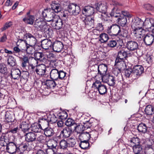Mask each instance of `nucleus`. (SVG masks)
Here are the masks:
<instances>
[{
    "label": "nucleus",
    "mask_w": 154,
    "mask_h": 154,
    "mask_svg": "<svg viewBox=\"0 0 154 154\" xmlns=\"http://www.w3.org/2000/svg\"><path fill=\"white\" fill-rule=\"evenodd\" d=\"M143 21L141 19L136 17L134 18L131 27L134 29L133 33L137 38H141L145 34V31L143 30Z\"/></svg>",
    "instance_id": "f257e3e1"
},
{
    "label": "nucleus",
    "mask_w": 154,
    "mask_h": 154,
    "mask_svg": "<svg viewBox=\"0 0 154 154\" xmlns=\"http://www.w3.org/2000/svg\"><path fill=\"white\" fill-rule=\"evenodd\" d=\"M51 5V9L50 8H46L42 11V15L43 17H50L56 16L54 12L58 13L61 10L62 8L60 4L56 1L52 2Z\"/></svg>",
    "instance_id": "f03ea898"
},
{
    "label": "nucleus",
    "mask_w": 154,
    "mask_h": 154,
    "mask_svg": "<svg viewBox=\"0 0 154 154\" xmlns=\"http://www.w3.org/2000/svg\"><path fill=\"white\" fill-rule=\"evenodd\" d=\"M47 22H51V25L55 29H61L63 25L62 20L58 18L57 15L48 17H43Z\"/></svg>",
    "instance_id": "7ed1b4c3"
},
{
    "label": "nucleus",
    "mask_w": 154,
    "mask_h": 154,
    "mask_svg": "<svg viewBox=\"0 0 154 154\" xmlns=\"http://www.w3.org/2000/svg\"><path fill=\"white\" fill-rule=\"evenodd\" d=\"M56 114L57 113H55L49 115L47 119L43 118L39 119V122L42 125H43V124H44L46 127L48 126L49 123H54L57 121L58 118Z\"/></svg>",
    "instance_id": "20e7f679"
},
{
    "label": "nucleus",
    "mask_w": 154,
    "mask_h": 154,
    "mask_svg": "<svg viewBox=\"0 0 154 154\" xmlns=\"http://www.w3.org/2000/svg\"><path fill=\"white\" fill-rule=\"evenodd\" d=\"M92 88L95 89L96 91H98L99 93L101 95L104 94L107 92L106 86L102 84L100 82L97 80L93 83Z\"/></svg>",
    "instance_id": "39448f33"
},
{
    "label": "nucleus",
    "mask_w": 154,
    "mask_h": 154,
    "mask_svg": "<svg viewBox=\"0 0 154 154\" xmlns=\"http://www.w3.org/2000/svg\"><path fill=\"white\" fill-rule=\"evenodd\" d=\"M68 10L72 15L74 16L78 15L81 11L80 7L73 3L70 4L69 5L68 7Z\"/></svg>",
    "instance_id": "423d86ee"
},
{
    "label": "nucleus",
    "mask_w": 154,
    "mask_h": 154,
    "mask_svg": "<svg viewBox=\"0 0 154 154\" xmlns=\"http://www.w3.org/2000/svg\"><path fill=\"white\" fill-rule=\"evenodd\" d=\"M24 41L25 43H28L29 45H34L36 42V39L31 34L26 33L23 35Z\"/></svg>",
    "instance_id": "0eeeda50"
},
{
    "label": "nucleus",
    "mask_w": 154,
    "mask_h": 154,
    "mask_svg": "<svg viewBox=\"0 0 154 154\" xmlns=\"http://www.w3.org/2000/svg\"><path fill=\"white\" fill-rule=\"evenodd\" d=\"M143 30L145 31H150L152 27H154V19L151 18L149 19H146L144 22L143 21Z\"/></svg>",
    "instance_id": "6e6552de"
},
{
    "label": "nucleus",
    "mask_w": 154,
    "mask_h": 154,
    "mask_svg": "<svg viewBox=\"0 0 154 154\" xmlns=\"http://www.w3.org/2000/svg\"><path fill=\"white\" fill-rule=\"evenodd\" d=\"M120 27L117 24H112L108 27L107 31L109 32H112L113 35L118 36L121 32Z\"/></svg>",
    "instance_id": "1a4fd4ad"
},
{
    "label": "nucleus",
    "mask_w": 154,
    "mask_h": 154,
    "mask_svg": "<svg viewBox=\"0 0 154 154\" xmlns=\"http://www.w3.org/2000/svg\"><path fill=\"white\" fill-rule=\"evenodd\" d=\"M127 52L124 49L119 51L118 52L117 57L115 60V63L117 64L123 61L127 56Z\"/></svg>",
    "instance_id": "9d476101"
},
{
    "label": "nucleus",
    "mask_w": 154,
    "mask_h": 154,
    "mask_svg": "<svg viewBox=\"0 0 154 154\" xmlns=\"http://www.w3.org/2000/svg\"><path fill=\"white\" fill-rule=\"evenodd\" d=\"M143 41L145 44L147 46H150L153 44L154 42V35L151 34H147L144 35ZM141 38H142V37Z\"/></svg>",
    "instance_id": "9b49d317"
},
{
    "label": "nucleus",
    "mask_w": 154,
    "mask_h": 154,
    "mask_svg": "<svg viewBox=\"0 0 154 154\" xmlns=\"http://www.w3.org/2000/svg\"><path fill=\"white\" fill-rule=\"evenodd\" d=\"M18 147L13 142H10L8 144L6 143V150L10 153L18 152L17 150Z\"/></svg>",
    "instance_id": "f8f14e48"
},
{
    "label": "nucleus",
    "mask_w": 154,
    "mask_h": 154,
    "mask_svg": "<svg viewBox=\"0 0 154 154\" xmlns=\"http://www.w3.org/2000/svg\"><path fill=\"white\" fill-rule=\"evenodd\" d=\"M94 13V8L90 6L85 7L82 9L83 14L88 17H90Z\"/></svg>",
    "instance_id": "ddd939ff"
},
{
    "label": "nucleus",
    "mask_w": 154,
    "mask_h": 154,
    "mask_svg": "<svg viewBox=\"0 0 154 154\" xmlns=\"http://www.w3.org/2000/svg\"><path fill=\"white\" fill-rule=\"evenodd\" d=\"M37 134L32 132L26 133L24 136L25 140L28 142H32L37 140Z\"/></svg>",
    "instance_id": "4468645a"
},
{
    "label": "nucleus",
    "mask_w": 154,
    "mask_h": 154,
    "mask_svg": "<svg viewBox=\"0 0 154 154\" xmlns=\"http://www.w3.org/2000/svg\"><path fill=\"white\" fill-rule=\"evenodd\" d=\"M52 48L54 51L59 52L63 49V44L61 42L55 41L52 44Z\"/></svg>",
    "instance_id": "2eb2a0df"
},
{
    "label": "nucleus",
    "mask_w": 154,
    "mask_h": 154,
    "mask_svg": "<svg viewBox=\"0 0 154 154\" xmlns=\"http://www.w3.org/2000/svg\"><path fill=\"white\" fill-rule=\"evenodd\" d=\"M46 23V22L42 19L38 18L35 20L34 26L40 30Z\"/></svg>",
    "instance_id": "dca6fc26"
},
{
    "label": "nucleus",
    "mask_w": 154,
    "mask_h": 154,
    "mask_svg": "<svg viewBox=\"0 0 154 154\" xmlns=\"http://www.w3.org/2000/svg\"><path fill=\"white\" fill-rule=\"evenodd\" d=\"M40 31L44 32L46 36L48 37V38H51L52 36L53 33L52 30L47 25L46 23Z\"/></svg>",
    "instance_id": "f3484780"
},
{
    "label": "nucleus",
    "mask_w": 154,
    "mask_h": 154,
    "mask_svg": "<svg viewBox=\"0 0 154 154\" xmlns=\"http://www.w3.org/2000/svg\"><path fill=\"white\" fill-rule=\"evenodd\" d=\"M84 23L86 28L89 30L94 27V20L91 17H87Z\"/></svg>",
    "instance_id": "a211bd4d"
},
{
    "label": "nucleus",
    "mask_w": 154,
    "mask_h": 154,
    "mask_svg": "<svg viewBox=\"0 0 154 154\" xmlns=\"http://www.w3.org/2000/svg\"><path fill=\"white\" fill-rule=\"evenodd\" d=\"M127 48L130 51H134L137 50L138 48V43L134 41H129L127 43Z\"/></svg>",
    "instance_id": "6ab92c4d"
},
{
    "label": "nucleus",
    "mask_w": 154,
    "mask_h": 154,
    "mask_svg": "<svg viewBox=\"0 0 154 154\" xmlns=\"http://www.w3.org/2000/svg\"><path fill=\"white\" fill-rule=\"evenodd\" d=\"M52 42L50 40L45 39L42 40L41 42L42 47L45 50H47L50 48H52Z\"/></svg>",
    "instance_id": "aec40b11"
},
{
    "label": "nucleus",
    "mask_w": 154,
    "mask_h": 154,
    "mask_svg": "<svg viewBox=\"0 0 154 154\" xmlns=\"http://www.w3.org/2000/svg\"><path fill=\"white\" fill-rule=\"evenodd\" d=\"M43 129L42 132H44L45 135L48 137H50L53 136L54 132L52 128L48 127H46L45 124H43Z\"/></svg>",
    "instance_id": "412c9836"
},
{
    "label": "nucleus",
    "mask_w": 154,
    "mask_h": 154,
    "mask_svg": "<svg viewBox=\"0 0 154 154\" xmlns=\"http://www.w3.org/2000/svg\"><path fill=\"white\" fill-rule=\"evenodd\" d=\"M30 149L29 145V142L27 141L22 142L18 146L17 150L19 151L23 152Z\"/></svg>",
    "instance_id": "4be33fe9"
},
{
    "label": "nucleus",
    "mask_w": 154,
    "mask_h": 154,
    "mask_svg": "<svg viewBox=\"0 0 154 154\" xmlns=\"http://www.w3.org/2000/svg\"><path fill=\"white\" fill-rule=\"evenodd\" d=\"M72 131V129L69 127H67L64 128L60 132L64 138H66L69 137Z\"/></svg>",
    "instance_id": "5701e85b"
},
{
    "label": "nucleus",
    "mask_w": 154,
    "mask_h": 154,
    "mask_svg": "<svg viewBox=\"0 0 154 154\" xmlns=\"http://www.w3.org/2000/svg\"><path fill=\"white\" fill-rule=\"evenodd\" d=\"M107 70V66L106 64H100L98 66V72L101 75V77L105 74Z\"/></svg>",
    "instance_id": "b1692460"
},
{
    "label": "nucleus",
    "mask_w": 154,
    "mask_h": 154,
    "mask_svg": "<svg viewBox=\"0 0 154 154\" xmlns=\"http://www.w3.org/2000/svg\"><path fill=\"white\" fill-rule=\"evenodd\" d=\"M133 70V72L134 74L140 76L143 72L144 69L142 66L137 65L134 66Z\"/></svg>",
    "instance_id": "393cba45"
},
{
    "label": "nucleus",
    "mask_w": 154,
    "mask_h": 154,
    "mask_svg": "<svg viewBox=\"0 0 154 154\" xmlns=\"http://www.w3.org/2000/svg\"><path fill=\"white\" fill-rule=\"evenodd\" d=\"M32 130L35 133L41 132L43 131V126L42 127L40 124L35 123L31 125Z\"/></svg>",
    "instance_id": "a878e982"
},
{
    "label": "nucleus",
    "mask_w": 154,
    "mask_h": 154,
    "mask_svg": "<svg viewBox=\"0 0 154 154\" xmlns=\"http://www.w3.org/2000/svg\"><path fill=\"white\" fill-rule=\"evenodd\" d=\"M46 71V67L45 65L42 64L37 66V69H36V73L39 75H45Z\"/></svg>",
    "instance_id": "bb28decb"
},
{
    "label": "nucleus",
    "mask_w": 154,
    "mask_h": 154,
    "mask_svg": "<svg viewBox=\"0 0 154 154\" xmlns=\"http://www.w3.org/2000/svg\"><path fill=\"white\" fill-rule=\"evenodd\" d=\"M5 117V121L7 122H14L15 119L14 116L12 113L9 111L6 112L4 114Z\"/></svg>",
    "instance_id": "cd10ccee"
},
{
    "label": "nucleus",
    "mask_w": 154,
    "mask_h": 154,
    "mask_svg": "<svg viewBox=\"0 0 154 154\" xmlns=\"http://www.w3.org/2000/svg\"><path fill=\"white\" fill-rule=\"evenodd\" d=\"M43 85H46L47 88H54L56 85V84L53 80H47L42 82Z\"/></svg>",
    "instance_id": "c85d7f7f"
},
{
    "label": "nucleus",
    "mask_w": 154,
    "mask_h": 154,
    "mask_svg": "<svg viewBox=\"0 0 154 154\" xmlns=\"http://www.w3.org/2000/svg\"><path fill=\"white\" fill-rule=\"evenodd\" d=\"M121 11L117 8H114L110 13L111 16L113 18H118L121 16Z\"/></svg>",
    "instance_id": "c756f323"
},
{
    "label": "nucleus",
    "mask_w": 154,
    "mask_h": 154,
    "mask_svg": "<svg viewBox=\"0 0 154 154\" xmlns=\"http://www.w3.org/2000/svg\"><path fill=\"white\" fill-rule=\"evenodd\" d=\"M129 142L128 145L130 146L140 144V139L136 136H134L131 138Z\"/></svg>",
    "instance_id": "7c9ffc66"
},
{
    "label": "nucleus",
    "mask_w": 154,
    "mask_h": 154,
    "mask_svg": "<svg viewBox=\"0 0 154 154\" xmlns=\"http://www.w3.org/2000/svg\"><path fill=\"white\" fill-rule=\"evenodd\" d=\"M90 133L86 132L82 133L79 136V139L80 140L90 141Z\"/></svg>",
    "instance_id": "2f4dec72"
},
{
    "label": "nucleus",
    "mask_w": 154,
    "mask_h": 154,
    "mask_svg": "<svg viewBox=\"0 0 154 154\" xmlns=\"http://www.w3.org/2000/svg\"><path fill=\"white\" fill-rule=\"evenodd\" d=\"M79 145L82 149H88L89 147V143L88 141L85 140H80L79 142Z\"/></svg>",
    "instance_id": "473e14b6"
},
{
    "label": "nucleus",
    "mask_w": 154,
    "mask_h": 154,
    "mask_svg": "<svg viewBox=\"0 0 154 154\" xmlns=\"http://www.w3.org/2000/svg\"><path fill=\"white\" fill-rule=\"evenodd\" d=\"M31 126L30 125L25 122H22L19 126L20 128L21 129L22 131L24 132V133H26V132L29 129Z\"/></svg>",
    "instance_id": "72a5a7b5"
},
{
    "label": "nucleus",
    "mask_w": 154,
    "mask_h": 154,
    "mask_svg": "<svg viewBox=\"0 0 154 154\" xmlns=\"http://www.w3.org/2000/svg\"><path fill=\"white\" fill-rule=\"evenodd\" d=\"M34 20L35 17L34 16L29 15L23 18V20L26 23L32 25L34 23Z\"/></svg>",
    "instance_id": "f704fd0d"
},
{
    "label": "nucleus",
    "mask_w": 154,
    "mask_h": 154,
    "mask_svg": "<svg viewBox=\"0 0 154 154\" xmlns=\"http://www.w3.org/2000/svg\"><path fill=\"white\" fill-rule=\"evenodd\" d=\"M137 129L139 132L142 133H145L147 132V128L145 124L141 123L138 125Z\"/></svg>",
    "instance_id": "c9c22d12"
},
{
    "label": "nucleus",
    "mask_w": 154,
    "mask_h": 154,
    "mask_svg": "<svg viewBox=\"0 0 154 154\" xmlns=\"http://www.w3.org/2000/svg\"><path fill=\"white\" fill-rule=\"evenodd\" d=\"M116 21L119 24H120L121 26H124L127 24V17L125 16L122 17L120 16L117 19Z\"/></svg>",
    "instance_id": "e433bc0d"
},
{
    "label": "nucleus",
    "mask_w": 154,
    "mask_h": 154,
    "mask_svg": "<svg viewBox=\"0 0 154 154\" xmlns=\"http://www.w3.org/2000/svg\"><path fill=\"white\" fill-rule=\"evenodd\" d=\"M59 71L57 69H54L51 70L50 74L51 79L53 80H57L58 79Z\"/></svg>",
    "instance_id": "4c0bfd02"
},
{
    "label": "nucleus",
    "mask_w": 154,
    "mask_h": 154,
    "mask_svg": "<svg viewBox=\"0 0 154 154\" xmlns=\"http://www.w3.org/2000/svg\"><path fill=\"white\" fill-rule=\"evenodd\" d=\"M74 130L78 133H82L84 130H85L86 127H85L82 124H79L77 125L76 124V125H75Z\"/></svg>",
    "instance_id": "58836bf2"
},
{
    "label": "nucleus",
    "mask_w": 154,
    "mask_h": 154,
    "mask_svg": "<svg viewBox=\"0 0 154 154\" xmlns=\"http://www.w3.org/2000/svg\"><path fill=\"white\" fill-rule=\"evenodd\" d=\"M20 72L19 69L13 70L11 71V77L14 79H18L20 75Z\"/></svg>",
    "instance_id": "ea45409f"
},
{
    "label": "nucleus",
    "mask_w": 154,
    "mask_h": 154,
    "mask_svg": "<svg viewBox=\"0 0 154 154\" xmlns=\"http://www.w3.org/2000/svg\"><path fill=\"white\" fill-rule=\"evenodd\" d=\"M33 46L29 45V44L26 43V48L24 49V50L26 51L27 54H32L35 52L33 47Z\"/></svg>",
    "instance_id": "a19ab883"
},
{
    "label": "nucleus",
    "mask_w": 154,
    "mask_h": 154,
    "mask_svg": "<svg viewBox=\"0 0 154 154\" xmlns=\"http://www.w3.org/2000/svg\"><path fill=\"white\" fill-rule=\"evenodd\" d=\"M43 54L42 53L39 52H36L34 54V58L33 59V57H32V62H35L36 64H37L38 62L37 61L40 60L43 57Z\"/></svg>",
    "instance_id": "79ce46f5"
},
{
    "label": "nucleus",
    "mask_w": 154,
    "mask_h": 154,
    "mask_svg": "<svg viewBox=\"0 0 154 154\" xmlns=\"http://www.w3.org/2000/svg\"><path fill=\"white\" fill-rule=\"evenodd\" d=\"M90 142L93 143L97 139L98 135V132L96 131H92L90 132Z\"/></svg>",
    "instance_id": "37998d69"
},
{
    "label": "nucleus",
    "mask_w": 154,
    "mask_h": 154,
    "mask_svg": "<svg viewBox=\"0 0 154 154\" xmlns=\"http://www.w3.org/2000/svg\"><path fill=\"white\" fill-rule=\"evenodd\" d=\"M154 107L151 105H148L146 106L145 112L146 114L148 115H152L153 114Z\"/></svg>",
    "instance_id": "c03bdc74"
},
{
    "label": "nucleus",
    "mask_w": 154,
    "mask_h": 154,
    "mask_svg": "<svg viewBox=\"0 0 154 154\" xmlns=\"http://www.w3.org/2000/svg\"><path fill=\"white\" fill-rule=\"evenodd\" d=\"M100 41L101 43H105L109 39V37L108 34L105 33L101 34L100 36Z\"/></svg>",
    "instance_id": "a18cd8bd"
},
{
    "label": "nucleus",
    "mask_w": 154,
    "mask_h": 154,
    "mask_svg": "<svg viewBox=\"0 0 154 154\" xmlns=\"http://www.w3.org/2000/svg\"><path fill=\"white\" fill-rule=\"evenodd\" d=\"M132 148L133 152L135 153H140L142 150V146L141 144L137 145H136L131 146Z\"/></svg>",
    "instance_id": "49530a36"
},
{
    "label": "nucleus",
    "mask_w": 154,
    "mask_h": 154,
    "mask_svg": "<svg viewBox=\"0 0 154 154\" xmlns=\"http://www.w3.org/2000/svg\"><path fill=\"white\" fill-rule=\"evenodd\" d=\"M107 82L110 86H113L115 84V77L112 75H109L107 78Z\"/></svg>",
    "instance_id": "de8ad7c7"
},
{
    "label": "nucleus",
    "mask_w": 154,
    "mask_h": 154,
    "mask_svg": "<svg viewBox=\"0 0 154 154\" xmlns=\"http://www.w3.org/2000/svg\"><path fill=\"white\" fill-rule=\"evenodd\" d=\"M56 115L57 118L61 120L65 119L68 116L67 114L65 111L60 112L59 113H57Z\"/></svg>",
    "instance_id": "09e8293b"
},
{
    "label": "nucleus",
    "mask_w": 154,
    "mask_h": 154,
    "mask_svg": "<svg viewBox=\"0 0 154 154\" xmlns=\"http://www.w3.org/2000/svg\"><path fill=\"white\" fill-rule=\"evenodd\" d=\"M7 61L8 64L11 66H14L16 63L15 59L11 56H8Z\"/></svg>",
    "instance_id": "8fccbe9b"
},
{
    "label": "nucleus",
    "mask_w": 154,
    "mask_h": 154,
    "mask_svg": "<svg viewBox=\"0 0 154 154\" xmlns=\"http://www.w3.org/2000/svg\"><path fill=\"white\" fill-rule=\"evenodd\" d=\"M21 66L23 68H25L27 66V64L29 63V58L26 56H23L21 58Z\"/></svg>",
    "instance_id": "3c124183"
},
{
    "label": "nucleus",
    "mask_w": 154,
    "mask_h": 154,
    "mask_svg": "<svg viewBox=\"0 0 154 154\" xmlns=\"http://www.w3.org/2000/svg\"><path fill=\"white\" fill-rule=\"evenodd\" d=\"M47 147L48 148L51 149L54 151H55L57 152L58 148L57 142L56 141L54 140L52 141L51 145H48Z\"/></svg>",
    "instance_id": "603ef678"
},
{
    "label": "nucleus",
    "mask_w": 154,
    "mask_h": 154,
    "mask_svg": "<svg viewBox=\"0 0 154 154\" xmlns=\"http://www.w3.org/2000/svg\"><path fill=\"white\" fill-rule=\"evenodd\" d=\"M9 135L8 132H6L5 133H2L1 136L0 137V140L2 141H4V142L9 143L10 140L9 138Z\"/></svg>",
    "instance_id": "864d4df0"
},
{
    "label": "nucleus",
    "mask_w": 154,
    "mask_h": 154,
    "mask_svg": "<svg viewBox=\"0 0 154 154\" xmlns=\"http://www.w3.org/2000/svg\"><path fill=\"white\" fill-rule=\"evenodd\" d=\"M68 147H73L76 144L77 140L75 139L70 138L67 140Z\"/></svg>",
    "instance_id": "5fc2aeb1"
},
{
    "label": "nucleus",
    "mask_w": 154,
    "mask_h": 154,
    "mask_svg": "<svg viewBox=\"0 0 154 154\" xmlns=\"http://www.w3.org/2000/svg\"><path fill=\"white\" fill-rule=\"evenodd\" d=\"M0 73L5 75L7 73V69L5 64L0 63Z\"/></svg>",
    "instance_id": "6e6d98bb"
},
{
    "label": "nucleus",
    "mask_w": 154,
    "mask_h": 154,
    "mask_svg": "<svg viewBox=\"0 0 154 154\" xmlns=\"http://www.w3.org/2000/svg\"><path fill=\"white\" fill-rule=\"evenodd\" d=\"M65 124L68 127L76 125V123H75V121L71 118L68 119L66 121Z\"/></svg>",
    "instance_id": "4d7b16f0"
},
{
    "label": "nucleus",
    "mask_w": 154,
    "mask_h": 154,
    "mask_svg": "<svg viewBox=\"0 0 154 154\" xmlns=\"http://www.w3.org/2000/svg\"><path fill=\"white\" fill-rule=\"evenodd\" d=\"M128 31L126 30H124L121 29V32L119 33V34L118 35L121 38L125 37L128 38Z\"/></svg>",
    "instance_id": "13d9d810"
},
{
    "label": "nucleus",
    "mask_w": 154,
    "mask_h": 154,
    "mask_svg": "<svg viewBox=\"0 0 154 154\" xmlns=\"http://www.w3.org/2000/svg\"><path fill=\"white\" fill-rule=\"evenodd\" d=\"M60 147L61 149H64L68 147V142L65 140H61L60 143Z\"/></svg>",
    "instance_id": "bf43d9fd"
},
{
    "label": "nucleus",
    "mask_w": 154,
    "mask_h": 154,
    "mask_svg": "<svg viewBox=\"0 0 154 154\" xmlns=\"http://www.w3.org/2000/svg\"><path fill=\"white\" fill-rule=\"evenodd\" d=\"M107 8V6L103 3L100 8H99V9H98L97 11L102 13H105L106 12Z\"/></svg>",
    "instance_id": "052dcab7"
},
{
    "label": "nucleus",
    "mask_w": 154,
    "mask_h": 154,
    "mask_svg": "<svg viewBox=\"0 0 154 154\" xmlns=\"http://www.w3.org/2000/svg\"><path fill=\"white\" fill-rule=\"evenodd\" d=\"M12 25V23L11 22H6L4 26L1 29V32H3L6 30L8 28L11 27Z\"/></svg>",
    "instance_id": "680f3d73"
},
{
    "label": "nucleus",
    "mask_w": 154,
    "mask_h": 154,
    "mask_svg": "<svg viewBox=\"0 0 154 154\" xmlns=\"http://www.w3.org/2000/svg\"><path fill=\"white\" fill-rule=\"evenodd\" d=\"M152 144H147V147L148 148L147 149L146 154H154V149H153L152 146Z\"/></svg>",
    "instance_id": "e2e57ef3"
},
{
    "label": "nucleus",
    "mask_w": 154,
    "mask_h": 154,
    "mask_svg": "<svg viewBox=\"0 0 154 154\" xmlns=\"http://www.w3.org/2000/svg\"><path fill=\"white\" fill-rule=\"evenodd\" d=\"M143 7L145 9L148 11H153L154 10V7L149 4H146L143 5Z\"/></svg>",
    "instance_id": "0e129e2a"
},
{
    "label": "nucleus",
    "mask_w": 154,
    "mask_h": 154,
    "mask_svg": "<svg viewBox=\"0 0 154 154\" xmlns=\"http://www.w3.org/2000/svg\"><path fill=\"white\" fill-rule=\"evenodd\" d=\"M133 72V70L131 68L126 69L125 70V75L126 77L129 78Z\"/></svg>",
    "instance_id": "69168bd1"
},
{
    "label": "nucleus",
    "mask_w": 154,
    "mask_h": 154,
    "mask_svg": "<svg viewBox=\"0 0 154 154\" xmlns=\"http://www.w3.org/2000/svg\"><path fill=\"white\" fill-rule=\"evenodd\" d=\"M66 73L62 70H60L59 71L58 79L62 80L65 79Z\"/></svg>",
    "instance_id": "338daca9"
},
{
    "label": "nucleus",
    "mask_w": 154,
    "mask_h": 154,
    "mask_svg": "<svg viewBox=\"0 0 154 154\" xmlns=\"http://www.w3.org/2000/svg\"><path fill=\"white\" fill-rule=\"evenodd\" d=\"M117 45V42L115 40H111L109 41L107 44L108 47L110 48H114Z\"/></svg>",
    "instance_id": "774afa93"
}]
</instances>
